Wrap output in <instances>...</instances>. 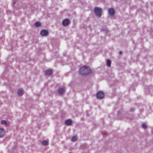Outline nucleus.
Instances as JSON below:
<instances>
[{
    "label": "nucleus",
    "instance_id": "obj_21",
    "mask_svg": "<svg viewBox=\"0 0 153 153\" xmlns=\"http://www.w3.org/2000/svg\"><path fill=\"white\" fill-rule=\"evenodd\" d=\"M15 1H13V5H14V4H15Z\"/></svg>",
    "mask_w": 153,
    "mask_h": 153
},
{
    "label": "nucleus",
    "instance_id": "obj_2",
    "mask_svg": "<svg viewBox=\"0 0 153 153\" xmlns=\"http://www.w3.org/2000/svg\"><path fill=\"white\" fill-rule=\"evenodd\" d=\"M95 15L98 17H100L102 15V9L99 7H96L94 10Z\"/></svg>",
    "mask_w": 153,
    "mask_h": 153
},
{
    "label": "nucleus",
    "instance_id": "obj_18",
    "mask_svg": "<svg viewBox=\"0 0 153 153\" xmlns=\"http://www.w3.org/2000/svg\"><path fill=\"white\" fill-rule=\"evenodd\" d=\"M149 88H146L145 89V92L146 94H149Z\"/></svg>",
    "mask_w": 153,
    "mask_h": 153
},
{
    "label": "nucleus",
    "instance_id": "obj_5",
    "mask_svg": "<svg viewBox=\"0 0 153 153\" xmlns=\"http://www.w3.org/2000/svg\"><path fill=\"white\" fill-rule=\"evenodd\" d=\"M58 91L60 95H63L65 92V89L64 88H61L58 89Z\"/></svg>",
    "mask_w": 153,
    "mask_h": 153
},
{
    "label": "nucleus",
    "instance_id": "obj_19",
    "mask_svg": "<svg viewBox=\"0 0 153 153\" xmlns=\"http://www.w3.org/2000/svg\"><path fill=\"white\" fill-rule=\"evenodd\" d=\"M130 110H131V111H130L132 112L134 110V108H131V109Z\"/></svg>",
    "mask_w": 153,
    "mask_h": 153
},
{
    "label": "nucleus",
    "instance_id": "obj_3",
    "mask_svg": "<svg viewBox=\"0 0 153 153\" xmlns=\"http://www.w3.org/2000/svg\"><path fill=\"white\" fill-rule=\"evenodd\" d=\"M104 93L102 91H99L97 92L96 94L97 98L99 99H102L104 96Z\"/></svg>",
    "mask_w": 153,
    "mask_h": 153
},
{
    "label": "nucleus",
    "instance_id": "obj_22",
    "mask_svg": "<svg viewBox=\"0 0 153 153\" xmlns=\"http://www.w3.org/2000/svg\"><path fill=\"white\" fill-rule=\"evenodd\" d=\"M119 112H118V114H119Z\"/></svg>",
    "mask_w": 153,
    "mask_h": 153
},
{
    "label": "nucleus",
    "instance_id": "obj_17",
    "mask_svg": "<svg viewBox=\"0 0 153 153\" xmlns=\"http://www.w3.org/2000/svg\"><path fill=\"white\" fill-rule=\"evenodd\" d=\"M142 127L143 128L145 129L147 128V126L146 125V123H143L142 125Z\"/></svg>",
    "mask_w": 153,
    "mask_h": 153
},
{
    "label": "nucleus",
    "instance_id": "obj_7",
    "mask_svg": "<svg viewBox=\"0 0 153 153\" xmlns=\"http://www.w3.org/2000/svg\"><path fill=\"white\" fill-rule=\"evenodd\" d=\"M5 132L4 129L3 128H0V137H3L5 135Z\"/></svg>",
    "mask_w": 153,
    "mask_h": 153
},
{
    "label": "nucleus",
    "instance_id": "obj_11",
    "mask_svg": "<svg viewBox=\"0 0 153 153\" xmlns=\"http://www.w3.org/2000/svg\"><path fill=\"white\" fill-rule=\"evenodd\" d=\"M52 72V70L51 69H49L46 70L45 71V74L46 75H49L51 74Z\"/></svg>",
    "mask_w": 153,
    "mask_h": 153
},
{
    "label": "nucleus",
    "instance_id": "obj_4",
    "mask_svg": "<svg viewBox=\"0 0 153 153\" xmlns=\"http://www.w3.org/2000/svg\"><path fill=\"white\" fill-rule=\"evenodd\" d=\"M40 34L42 36H47L48 35L49 32L48 30L42 29L41 30Z\"/></svg>",
    "mask_w": 153,
    "mask_h": 153
},
{
    "label": "nucleus",
    "instance_id": "obj_1",
    "mask_svg": "<svg viewBox=\"0 0 153 153\" xmlns=\"http://www.w3.org/2000/svg\"><path fill=\"white\" fill-rule=\"evenodd\" d=\"M79 71L81 74L85 75L91 73L92 70L89 67L84 66L80 68Z\"/></svg>",
    "mask_w": 153,
    "mask_h": 153
},
{
    "label": "nucleus",
    "instance_id": "obj_12",
    "mask_svg": "<svg viewBox=\"0 0 153 153\" xmlns=\"http://www.w3.org/2000/svg\"><path fill=\"white\" fill-rule=\"evenodd\" d=\"M106 64L107 66L110 67L111 66V61L110 60L108 59L107 60Z\"/></svg>",
    "mask_w": 153,
    "mask_h": 153
},
{
    "label": "nucleus",
    "instance_id": "obj_16",
    "mask_svg": "<svg viewBox=\"0 0 153 153\" xmlns=\"http://www.w3.org/2000/svg\"><path fill=\"white\" fill-rule=\"evenodd\" d=\"M1 124L2 125H7L6 121L4 120H3L1 121Z\"/></svg>",
    "mask_w": 153,
    "mask_h": 153
},
{
    "label": "nucleus",
    "instance_id": "obj_14",
    "mask_svg": "<svg viewBox=\"0 0 153 153\" xmlns=\"http://www.w3.org/2000/svg\"><path fill=\"white\" fill-rule=\"evenodd\" d=\"M35 26L37 27H39L41 26V23L39 22H36L35 23Z\"/></svg>",
    "mask_w": 153,
    "mask_h": 153
},
{
    "label": "nucleus",
    "instance_id": "obj_13",
    "mask_svg": "<svg viewBox=\"0 0 153 153\" xmlns=\"http://www.w3.org/2000/svg\"><path fill=\"white\" fill-rule=\"evenodd\" d=\"M48 143V142L46 140H44L42 142V144L44 145H47Z\"/></svg>",
    "mask_w": 153,
    "mask_h": 153
},
{
    "label": "nucleus",
    "instance_id": "obj_10",
    "mask_svg": "<svg viewBox=\"0 0 153 153\" xmlns=\"http://www.w3.org/2000/svg\"><path fill=\"white\" fill-rule=\"evenodd\" d=\"M24 93V91L22 89H19L17 91V94L19 96H22Z\"/></svg>",
    "mask_w": 153,
    "mask_h": 153
},
{
    "label": "nucleus",
    "instance_id": "obj_9",
    "mask_svg": "<svg viewBox=\"0 0 153 153\" xmlns=\"http://www.w3.org/2000/svg\"><path fill=\"white\" fill-rule=\"evenodd\" d=\"M65 123V124L68 126H71L73 122L71 120L68 119L66 120Z\"/></svg>",
    "mask_w": 153,
    "mask_h": 153
},
{
    "label": "nucleus",
    "instance_id": "obj_23",
    "mask_svg": "<svg viewBox=\"0 0 153 153\" xmlns=\"http://www.w3.org/2000/svg\"><path fill=\"white\" fill-rule=\"evenodd\" d=\"M71 153V152H70V153Z\"/></svg>",
    "mask_w": 153,
    "mask_h": 153
},
{
    "label": "nucleus",
    "instance_id": "obj_20",
    "mask_svg": "<svg viewBox=\"0 0 153 153\" xmlns=\"http://www.w3.org/2000/svg\"><path fill=\"white\" fill-rule=\"evenodd\" d=\"M119 53L120 54H122V51H120L119 52Z\"/></svg>",
    "mask_w": 153,
    "mask_h": 153
},
{
    "label": "nucleus",
    "instance_id": "obj_8",
    "mask_svg": "<svg viewBox=\"0 0 153 153\" xmlns=\"http://www.w3.org/2000/svg\"><path fill=\"white\" fill-rule=\"evenodd\" d=\"M70 21L68 19H66L63 20L62 22V25L64 26H67L69 23Z\"/></svg>",
    "mask_w": 153,
    "mask_h": 153
},
{
    "label": "nucleus",
    "instance_id": "obj_15",
    "mask_svg": "<svg viewBox=\"0 0 153 153\" xmlns=\"http://www.w3.org/2000/svg\"><path fill=\"white\" fill-rule=\"evenodd\" d=\"M71 140L72 141L75 142L77 140V137L76 136H74L71 139Z\"/></svg>",
    "mask_w": 153,
    "mask_h": 153
},
{
    "label": "nucleus",
    "instance_id": "obj_6",
    "mask_svg": "<svg viewBox=\"0 0 153 153\" xmlns=\"http://www.w3.org/2000/svg\"><path fill=\"white\" fill-rule=\"evenodd\" d=\"M109 14L111 16H114L115 14V11L113 8H110L108 9Z\"/></svg>",
    "mask_w": 153,
    "mask_h": 153
}]
</instances>
